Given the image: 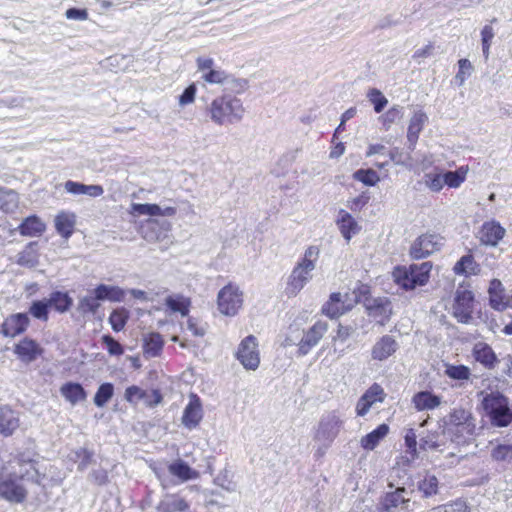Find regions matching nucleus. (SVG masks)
I'll return each mask as SVG.
<instances>
[{
  "label": "nucleus",
  "instance_id": "nucleus-1",
  "mask_svg": "<svg viewBox=\"0 0 512 512\" xmlns=\"http://www.w3.org/2000/svg\"><path fill=\"white\" fill-rule=\"evenodd\" d=\"M245 112L242 100L231 93L215 97L207 106L208 117L214 124L219 126H228L241 122Z\"/></svg>",
  "mask_w": 512,
  "mask_h": 512
},
{
  "label": "nucleus",
  "instance_id": "nucleus-2",
  "mask_svg": "<svg viewBox=\"0 0 512 512\" xmlns=\"http://www.w3.org/2000/svg\"><path fill=\"white\" fill-rule=\"evenodd\" d=\"M320 248L316 245H310L306 248L303 257L293 268L285 289L289 297L296 296L312 279V272L316 268L319 259Z\"/></svg>",
  "mask_w": 512,
  "mask_h": 512
},
{
  "label": "nucleus",
  "instance_id": "nucleus-3",
  "mask_svg": "<svg viewBox=\"0 0 512 512\" xmlns=\"http://www.w3.org/2000/svg\"><path fill=\"white\" fill-rule=\"evenodd\" d=\"M444 424L452 436V441L457 444H464L475 435L476 419L470 410L454 408L444 418Z\"/></svg>",
  "mask_w": 512,
  "mask_h": 512
},
{
  "label": "nucleus",
  "instance_id": "nucleus-4",
  "mask_svg": "<svg viewBox=\"0 0 512 512\" xmlns=\"http://www.w3.org/2000/svg\"><path fill=\"white\" fill-rule=\"evenodd\" d=\"M483 409L491 424L495 427H507L511 424L509 399L500 392L487 394L482 401Z\"/></svg>",
  "mask_w": 512,
  "mask_h": 512
},
{
  "label": "nucleus",
  "instance_id": "nucleus-5",
  "mask_svg": "<svg viewBox=\"0 0 512 512\" xmlns=\"http://www.w3.org/2000/svg\"><path fill=\"white\" fill-rule=\"evenodd\" d=\"M343 427L344 419L338 411H326L321 415L315 427L314 440L324 447H331Z\"/></svg>",
  "mask_w": 512,
  "mask_h": 512
},
{
  "label": "nucleus",
  "instance_id": "nucleus-6",
  "mask_svg": "<svg viewBox=\"0 0 512 512\" xmlns=\"http://www.w3.org/2000/svg\"><path fill=\"white\" fill-rule=\"evenodd\" d=\"M217 310L226 317H234L242 309L244 293L235 283H228L217 294Z\"/></svg>",
  "mask_w": 512,
  "mask_h": 512
},
{
  "label": "nucleus",
  "instance_id": "nucleus-7",
  "mask_svg": "<svg viewBox=\"0 0 512 512\" xmlns=\"http://www.w3.org/2000/svg\"><path fill=\"white\" fill-rule=\"evenodd\" d=\"M28 497V490L23 485V476L9 473L0 478V499L10 504H22Z\"/></svg>",
  "mask_w": 512,
  "mask_h": 512
},
{
  "label": "nucleus",
  "instance_id": "nucleus-8",
  "mask_svg": "<svg viewBox=\"0 0 512 512\" xmlns=\"http://www.w3.org/2000/svg\"><path fill=\"white\" fill-rule=\"evenodd\" d=\"M359 301L360 294L356 290L344 294L335 292L323 305L322 312L330 318H337L350 311Z\"/></svg>",
  "mask_w": 512,
  "mask_h": 512
},
{
  "label": "nucleus",
  "instance_id": "nucleus-9",
  "mask_svg": "<svg viewBox=\"0 0 512 512\" xmlns=\"http://www.w3.org/2000/svg\"><path fill=\"white\" fill-rule=\"evenodd\" d=\"M411 492L404 487L386 492L377 503L378 512H405L410 510Z\"/></svg>",
  "mask_w": 512,
  "mask_h": 512
},
{
  "label": "nucleus",
  "instance_id": "nucleus-10",
  "mask_svg": "<svg viewBox=\"0 0 512 512\" xmlns=\"http://www.w3.org/2000/svg\"><path fill=\"white\" fill-rule=\"evenodd\" d=\"M474 295L472 291L459 287L455 292L453 316L461 323L467 324L472 320Z\"/></svg>",
  "mask_w": 512,
  "mask_h": 512
},
{
  "label": "nucleus",
  "instance_id": "nucleus-11",
  "mask_svg": "<svg viewBox=\"0 0 512 512\" xmlns=\"http://www.w3.org/2000/svg\"><path fill=\"white\" fill-rule=\"evenodd\" d=\"M444 244V239L438 234L426 233L419 236L411 246L410 254L415 259L426 258L439 251Z\"/></svg>",
  "mask_w": 512,
  "mask_h": 512
},
{
  "label": "nucleus",
  "instance_id": "nucleus-12",
  "mask_svg": "<svg viewBox=\"0 0 512 512\" xmlns=\"http://www.w3.org/2000/svg\"><path fill=\"white\" fill-rule=\"evenodd\" d=\"M506 229L496 220L486 221L480 227L477 237L481 244L495 247L504 238Z\"/></svg>",
  "mask_w": 512,
  "mask_h": 512
},
{
  "label": "nucleus",
  "instance_id": "nucleus-13",
  "mask_svg": "<svg viewBox=\"0 0 512 512\" xmlns=\"http://www.w3.org/2000/svg\"><path fill=\"white\" fill-rule=\"evenodd\" d=\"M203 418L202 403L198 395L191 394L189 402L184 408L182 415V424L192 430L196 428Z\"/></svg>",
  "mask_w": 512,
  "mask_h": 512
},
{
  "label": "nucleus",
  "instance_id": "nucleus-14",
  "mask_svg": "<svg viewBox=\"0 0 512 512\" xmlns=\"http://www.w3.org/2000/svg\"><path fill=\"white\" fill-rule=\"evenodd\" d=\"M365 306L368 315L380 325H384L392 313L391 302L387 298L369 299Z\"/></svg>",
  "mask_w": 512,
  "mask_h": 512
},
{
  "label": "nucleus",
  "instance_id": "nucleus-15",
  "mask_svg": "<svg viewBox=\"0 0 512 512\" xmlns=\"http://www.w3.org/2000/svg\"><path fill=\"white\" fill-rule=\"evenodd\" d=\"M175 207H161L157 204H140L132 203L130 207V214L133 216H174L176 214Z\"/></svg>",
  "mask_w": 512,
  "mask_h": 512
},
{
  "label": "nucleus",
  "instance_id": "nucleus-16",
  "mask_svg": "<svg viewBox=\"0 0 512 512\" xmlns=\"http://www.w3.org/2000/svg\"><path fill=\"white\" fill-rule=\"evenodd\" d=\"M20 420L17 412L7 406L0 407V435L11 436L19 427Z\"/></svg>",
  "mask_w": 512,
  "mask_h": 512
},
{
  "label": "nucleus",
  "instance_id": "nucleus-17",
  "mask_svg": "<svg viewBox=\"0 0 512 512\" xmlns=\"http://www.w3.org/2000/svg\"><path fill=\"white\" fill-rule=\"evenodd\" d=\"M18 230L22 236L26 237H39L46 230V224L36 215L25 218L21 224L11 230V233Z\"/></svg>",
  "mask_w": 512,
  "mask_h": 512
},
{
  "label": "nucleus",
  "instance_id": "nucleus-18",
  "mask_svg": "<svg viewBox=\"0 0 512 512\" xmlns=\"http://www.w3.org/2000/svg\"><path fill=\"white\" fill-rule=\"evenodd\" d=\"M336 224L342 236L347 241H349L360 230V227L354 217L344 209L339 210Z\"/></svg>",
  "mask_w": 512,
  "mask_h": 512
},
{
  "label": "nucleus",
  "instance_id": "nucleus-19",
  "mask_svg": "<svg viewBox=\"0 0 512 512\" xmlns=\"http://www.w3.org/2000/svg\"><path fill=\"white\" fill-rule=\"evenodd\" d=\"M489 302L493 309L504 311L507 309L508 296L504 294V287L500 280L493 279L488 288Z\"/></svg>",
  "mask_w": 512,
  "mask_h": 512
},
{
  "label": "nucleus",
  "instance_id": "nucleus-20",
  "mask_svg": "<svg viewBox=\"0 0 512 512\" xmlns=\"http://www.w3.org/2000/svg\"><path fill=\"white\" fill-rule=\"evenodd\" d=\"M29 317L25 313L9 316L3 323L2 330L6 336H15L22 333L29 325Z\"/></svg>",
  "mask_w": 512,
  "mask_h": 512
},
{
  "label": "nucleus",
  "instance_id": "nucleus-21",
  "mask_svg": "<svg viewBox=\"0 0 512 512\" xmlns=\"http://www.w3.org/2000/svg\"><path fill=\"white\" fill-rule=\"evenodd\" d=\"M56 231L65 239L72 236L76 224V215L73 212L61 211L54 220Z\"/></svg>",
  "mask_w": 512,
  "mask_h": 512
},
{
  "label": "nucleus",
  "instance_id": "nucleus-22",
  "mask_svg": "<svg viewBox=\"0 0 512 512\" xmlns=\"http://www.w3.org/2000/svg\"><path fill=\"white\" fill-rule=\"evenodd\" d=\"M66 192L73 195H88L90 197H100L104 193L101 185H85L83 183L68 180L64 184Z\"/></svg>",
  "mask_w": 512,
  "mask_h": 512
},
{
  "label": "nucleus",
  "instance_id": "nucleus-23",
  "mask_svg": "<svg viewBox=\"0 0 512 512\" xmlns=\"http://www.w3.org/2000/svg\"><path fill=\"white\" fill-rule=\"evenodd\" d=\"M412 403L417 411L433 410L441 404V398L425 390L414 394Z\"/></svg>",
  "mask_w": 512,
  "mask_h": 512
},
{
  "label": "nucleus",
  "instance_id": "nucleus-24",
  "mask_svg": "<svg viewBox=\"0 0 512 512\" xmlns=\"http://www.w3.org/2000/svg\"><path fill=\"white\" fill-rule=\"evenodd\" d=\"M428 121V116L422 110L415 111L412 115L407 130V140L411 145H415L419 134Z\"/></svg>",
  "mask_w": 512,
  "mask_h": 512
},
{
  "label": "nucleus",
  "instance_id": "nucleus-25",
  "mask_svg": "<svg viewBox=\"0 0 512 512\" xmlns=\"http://www.w3.org/2000/svg\"><path fill=\"white\" fill-rule=\"evenodd\" d=\"M188 508V503L177 494L166 495L157 505L158 512H184Z\"/></svg>",
  "mask_w": 512,
  "mask_h": 512
},
{
  "label": "nucleus",
  "instance_id": "nucleus-26",
  "mask_svg": "<svg viewBox=\"0 0 512 512\" xmlns=\"http://www.w3.org/2000/svg\"><path fill=\"white\" fill-rule=\"evenodd\" d=\"M94 294L100 301L121 302L125 291L118 286L101 284L94 289Z\"/></svg>",
  "mask_w": 512,
  "mask_h": 512
},
{
  "label": "nucleus",
  "instance_id": "nucleus-27",
  "mask_svg": "<svg viewBox=\"0 0 512 512\" xmlns=\"http://www.w3.org/2000/svg\"><path fill=\"white\" fill-rule=\"evenodd\" d=\"M453 270L457 275L471 276L478 275L481 268L472 254H466L456 262Z\"/></svg>",
  "mask_w": 512,
  "mask_h": 512
},
{
  "label": "nucleus",
  "instance_id": "nucleus-28",
  "mask_svg": "<svg viewBox=\"0 0 512 512\" xmlns=\"http://www.w3.org/2000/svg\"><path fill=\"white\" fill-rule=\"evenodd\" d=\"M168 471L171 475L179 478L182 481L196 479L199 473L192 469L184 460L178 459L168 466Z\"/></svg>",
  "mask_w": 512,
  "mask_h": 512
},
{
  "label": "nucleus",
  "instance_id": "nucleus-29",
  "mask_svg": "<svg viewBox=\"0 0 512 512\" xmlns=\"http://www.w3.org/2000/svg\"><path fill=\"white\" fill-rule=\"evenodd\" d=\"M389 426L385 423L380 424L370 433L361 438V447L365 450H373L379 442L388 434Z\"/></svg>",
  "mask_w": 512,
  "mask_h": 512
},
{
  "label": "nucleus",
  "instance_id": "nucleus-30",
  "mask_svg": "<svg viewBox=\"0 0 512 512\" xmlns=\"http://www.w3.org/2000/svg\"><path fill=\"white\" fill-rule=\"evenodd\" d=\"M468 171V166H460L455 171L443 170L444 186L454 189L459 188L465 182Z\"/></svg>",
  "mask_w": 512,
  "mask_h": 512
},
{
  "label": "nucleus",
  "instance_id": "nucleus-31",
  "mask_svg": "<svg viewBox=\"0 0 512 512\" xmlns=\"http://www.w3.org/2000/svg\"><path fill=\"white\" fill-rule=\"evenodd\" d=\"M422 181L426 188L431 192L438 193L444 187L443 169L439 167L433 168L431 171L423 175Z\"/></svg>",
  "mask_w": 512,
  "mask_h": 512
},
{
  "label": "nucleus",
  "instance_id": "nucleus-32",
  "mask_svg": "<svg viewBox=\"0 0 512 512\" xmlns=\"http://www.w3.org/2000/svg\"><path fill=\"white\" fill-rule=\"evenodd\" d=\"M410 276L415 286H423L428 282L429 274L432 268L430 262H423L421 264H413L409 267Z\"/></svg>",
  "mask_w": 512,
  "mask_h": 512
},
{
  "label": "nucleus",
  "instance_id": "nucleus-33",
  "mask_svg": "<svg viewBox=\"0 0 512 512\" xmlns=\"http://www.w3.org/2000/svg\"><path fill=\"white\" fill-rule=\"evenodd\" d=\"M419 492L422 493V497L429 498L438 493L439 481L437 477L431 473H426L422 479L417 483Z\"/></svg>",
  "mask_w": 512,
  "mask_h": 512
},
{
  "label": "nucleus",
  "instance_id": "nucleus-34",
  "mask_svg": "<svg viewBox=\"0 0 512 512\" xmlns=\"http://www.w3.org/2000/svg\"><path fill=\"white\" fill-rule=\"evenodd\" d=\"M19 205V196L14 190L0 188V210L13 213Z\"/></svg>",
  "mask_w": 512,
  "mask_h": 512
},
{
  "label": "nucleus",
  "instance_id": "nucleus-35",
  "mask_svg": "<svg viewBox=\"0 0 512 512\" xmlns=\"http://www.w3.org/2000/svg\"><path fill=\"white\" fill-rule=\"evenodd\" d=\"M37 243L31 242L18 254L17 263L21 266L34 267L38 264Z\"/></svg>",
  "mask_w": 512,
  "mask_h": 512
},
{
  "label": "nucleus",
  "instance_id": "nucleus-36",
  "mask_svg": "<svg viewBox=\"0 0 512 512\" xmlns=\"http://www.w3.org/2000/svg\"><path fill=\"white\" fill-rule=\"evenodd\" d=\"M62 395L72 404L84 400L86 392L79 383L68 382L61 387Z\"/></svg>",
  "mask_w": 512,
  "mask_h": 512
},
{
  "label": "nucleus",
  "instance_id": "nucleus-37",
  "mask_svg": "<svg viewBox=\"0 0 512 512\" xmlns=\"http://www.w3.org/2000/svg\"><path fill=\"white\" fill-rule=\"evenodd\" d=\"M50 308H54L57 312L64 313L72 305V299L67 293L56 291L51 293L47 298Z\"/></svg>",
  "mask_w": 512,
  "mask_h": 512
},
{
  "label": "nucleus",
  "instance_id": "nucleus-38",
  "mask_svg": "<svg viewBox=\"0 0 512 512\" xmlns=\"http://www.w3.org/2000/svg\"><path fill=\"white\" fill-rule=\"evenodd\" d=\"M94 452L87 448L81 447L74 450L70 454V459L74 462H78V471H85L88 466L93 462Z\"/></svg>",
  "mask_w": 512,
  "mask_h": 512
},
{
  "label": "nucleus",
  "instance_id": "nucleus-39",
  "mask_svg": "<svg viewBox=\"0 0 512 512\" xmlns=\"http://www.w3.org/2000/svg\"><path fill=\"white\" fill-rule=\"evenodd\" d=\"M327 331V324L323 322H317L312 328L304 335L302 342L308 347H313L323 337Z\"/></svg>",
  "mask_w": 512,
  "mask_h": 512
},
{
  "label": "nucleus",
  "instance_id": "nucleus-40",
  "mask_svg": "<svg viewBox=\"0 0 512 512\" xmlns=\"http://www.w3.org/2000/svg\"><path fill=\"white\" fill-rule=\"evenodd\" d=\"M165 303L173 312H179L182 316H186L189 312L190 300L184 296H169Z\"/></svg>",
  "mask_w": 512,
  "mask_h": 512
},
{
  "label": "nucleus",
  "instance_id": "nucleus-41",
  "mask_svg": "<svg viewBox=\"0 0 512 512\" xmlns=\"http://www.w3.org/2000/svg\"><path fill=\"white\" fill-rule=\"evenodd\" d=\"M403 114V107L394 105L379 117V121L381 122L383 129L387 131L390 129L392 124L403 117Z\"/></svg>",
  "mask_w": 512,
  "mask_h": 512
},
{
  "label": "nucleus",
  "instance_id": "nucleus-42",
  "mask_svg": "<svg viewBox=\"0 0 512 512\" xmlns=\"http://www.w3.org/2000/svg\"><path fill=\"white\" fill-rule=\"evenodd\" d=\"M114 394V386L112 383L105 382L101 384L94 396V404L97 407L105 406Z\"/></svg>",
  "mask_w": 512,
  "mask_h": 512
},
{
  "label": "nucleus",
  "instance_id": "nucleus-43",
  "mask_svg": "<svg viewBox=\"0 0 512 512\" xmlns=\"http://www.w3.org/2000/svg\"><path fill=\"white\" fill-rule=\"evenodd\" d=\"M394 281L406 290L415 289L416 286L412 281V277L410 276L409 268L406 267H397L393 271Z\"/></svg>",
  "mask_w": 512,
  "mask_h": 512
},
{
  "label": "nucleus",
  "instance_id": "nucleus-44",
  "mask_svg": "<svg viewBox=\"0 0 512 512\" xmlns=\"http://www.w3.org/2000/svg\"><path fill=\"white\" fill-rule=\"evenodd\" d=\"M144 352H159L164 340L159 333L151 332L143 335Z\"/></svg>",
  "mask_w": 512,
  "mask_h": 512
},
{
  "label": "nucleus",
  "instance_id": "nucleus-45",
  "mask_svg": "<svg viewBox=\"0 0 512 512\" xmlns=\"http://www.w3.org/2000/svg\"><path fill=\"white\" fill-rule=\"evenodd\" d=\"M399 348L396 336L384 335L376 342L373 352H396Z\"/></svg>",
  "mask_w": 512,
  "mask_h": 512
},
{
  "label": "nucleus",
  "instance_id": "nucleus-46",
  "mask_svg": "<svg viewBox=\"0 0 512 512\" xmlns=\"http://www.w3.org/2000/svg\"><path fill=\"white\" fill-rule=\"evenodd\" d=\"M432 512H471V509L465 500L456 499L446 504L433 507Z\"/></svg>",
  "mask_w": 512,
  "mask_h": 512
},
{
  "label": "nucleus",
  "instance_id": "nucleus-47",
  "mask_svg": "<svg viewBox=\"0 0 512 512\" xmlns=\"http://www.w3.org/2000/svg\"><path fill=\"white\" fill-rule=\"evenodd\" d=\"M353 178L366 186H375L380 181L378 173L373 169H359L354 172Z\"/></svg>",
  "mask_w": 512,
  "mask_h": 512
},
{
  "label": "nucleus",
  "instance_id": "nucleus-48",
  "mask_svg": "<svg viewBox=\"0 0 512 512\" xmlns=\"http://www.w3.org/2000/svg\"><path fill=\"white\" fill-rule=\"evenodd\" d=\"M129 318V312L127 309L121 307L115 309L109 317V322L114 331H121Z\"/></svg>",
  "mask_w": 512,
  "mask_h": 512
},
{
  "label": "nucleus",
  "instance_id": "nucleus-49",
  "mask_svg": "<svg viewBox=\"0 0 512 512\" xmlns=\"http://www.w3.org/2000/svg\"><path fill=\"white\" fill-rule=\"evenodd\" d=\"M49 308L50 306L47 299L37 300L32 302L29 312L34 318L42 321H47Z\"/></svg>",
  "mask_w": 512,
  "mask_h": 512
},
{
  "label": "nucleus",
  "instance_id": "nucleus-50",
  "mask_svg": "<svg viewBox=\"0 0 512 512\" xmlns=\"http://www.w3.org/2000/svg\"><path fill=\"white\" fill-rule=\"evenodd\" d=\"M495 36L494 30L491 25H485L481 30V44H482V53L485 60L489 59L490 56V47L492 44V40Z\"/></svg>",
  "mask_w": 512,
  "mask_h": 512
},
{
  "label": "nucleus",
  "instance_id": "nucleus-51",
  "mask_svg": "<svg viewBox=\"0 0 512 512\" xmlns=\"http://www.w3.org/2000/svg\"><path fill=\"white\" fill-rule=\"evenodd\" d=\"M367 98L373 104L376 113L382 112L388 104L387 98L376 88H372L368 91Z\"/></svg>",
  "mask_w": 512,
  "mask_h": 512
},
{
  "label": "nucleus",
  "instance_id": "nucleus-52",
  "mask_svg": "<svg viewBox=\"0 0 512 512\" xmlns=\"http://www.w3.org/2000/svg\"><path fill=\"white\" fill-rule=\"evenodd\" d=\"M438 440V432H427L426 435L420 437L419 446L423 450H437L441 446Z\"/></svg>",
  "mask_w": 512,
  "mask_h": 512
},
{
  "label": "nucleus",
  "instance_id": "nucleus-53",
  "mask_svg": "<svg viewBox=\"0 0 512 512\" xmlns=\"http://www.w3.org/2000/svg\"><path fill=\"white\" fill-rule=\"evenodd\" d=\"M201 79L208 84L220 85L227 81L228 74L220 67H216L214 70L204 74V77H202Z\"/></svg>",
  "mask_w": 512,
  "mask_h": 512
},
{
  "label": "nucleus",
  "instance_id": "nucleus-54",
  "mask_svg": "<svg viewBox=\"0 0 512 512\" xmlns=\"http://www.w3.org/2000/svg\"><path fill=\"white\" fill-rule=\"evenodd\" d=\"M459 70L455 76V80L462 86L466 79L471 75L473 66L468 59H460L458 61Z\"/></svg>",
  "mask_w": 512,
  "mask_h": 512
},
{
  "label": "nucleus",
  "instance_id": "nucleus-55",
  "mask_svg": "<svg viewBox=\"0 0 512 512\" xmlns=\"http://www.w3.org/2000/svg\"><path fill=\"white\" fill-rule=\"evenodd\" d=\"M148 396V391L132 385L126 388L124 398L127 402L135 404Z\"/></svg>",
  "mask_w": 512,
  "mask_h": 512
},
{
  "label": "nucleus",
  "instance_id": "nucleus-56",
  "mask_svg": "<svg viewBox=\"0 0 512 512\" xmlns=\"http://www.w3.org/2000/svg\"><path fill=\"white\" fill-rule=\"evenodd\" d=\"M446 374L455 380H467L470 376V370L464 365H451L447 367Z\"/></svg>",
  "mask_w": 512,
  "mask_h": 512
},
{
  "label": "nucleus",
  "instance_id": "nucleus-57",
  "mask_svg": "<svg viewBox=\"0 0 512 512\" xmlns=\"http://www.w3.org/2000/svg\"><path fill=\"white\" fill-rule=\"evenodd\" d=\"M492 457L497 461L512 460V444H502L492 450Z\"/></svg>",
  "mask_w": 512,
  "mask_h": 512
},
{
  "label": "nucleus",
  "instance_id": "nucleus-58",
  "mask_svg": "<svg viewBox=\"0 0 512 512\" xmlns=\"http://www.w3.org/2000/svg\"><path fill=\"white\" fill-rule=\"evenodd\" d=\"M98 301L100 300L95 294L94 296H85L79 302V309L84 313H95L100 306Z\"/></svg>",
  "mask_w": 512,
  "mask_h": 512
},
{
  "label": "nucleus",
  "instance_id": "nucleus-59",
  "mask_svg": "<svg viewBox=\"0 0 512 512\" xmlns=\"http://www.w3.org/2000/svg\"><path fill=\"white\" fill-rule=\"evenodd\" d=\"M247 370H256L260 364L259 354H235Z\"/></svg>",
  "mask_w": 512,
  "mask_h": 512
},
{
  "label": "nucleus",
  "instance_id": "nucleus-60",
  "mask_svg": "<svg viewBox=\"0 0 512 512\" xmlns=\"http://www.w3.org/2000/svg\"><path fill=\"white\" fill-rule=\"evenodd\" d=\"M363 396L372 401L373 404L375 402H382L384 400V390L379 384L374 383L366 390Z\"/></svg>",
  "mask_w": 512,
  "mask_h": 512
},
{
  "label": "nucleus",
  "instance_id": "nucleus-61",
  "mask_svg": "<svg viewBox=\"0 0 512 512\" xmlns=\"http://www.w3.org/2000/svg\"><path fill=\"white\" fill-rule=\"evenodd\" d=\"M196 64L197 71L201 74V78L204 77V74L214 70L217 67L214 60L210 57H198Z\"/></svg>",
  "mask_w": 512,
  "mask_h": 512
},
{
  "label": "nucleus",
  "instance_id": "nucleus-62",
  "mask_svg": "<svg viewBox=\"0 0 512 512\" xmlns=\"http://www.w3.org/2000/svg\"><path fill=\"white\" fill-rule=\"evenodd\" d=\"M197 88L195 84L189 85L183 93L179 96V105L184 107L192 104L195 100Z\"/></svg>",
  "mask_w": 512,
  "mask_h": 512
},
{
  "label": "nucleus",
  "instance_id": "nucleus-63",
  "mask_svg": "<svg viewBox=\"0 0 512 512\" xmlns=\"http://www.w3.org/2000/svg\"><path fill=\"white\" fill-rule=\"evenodd\" d=\"M258 347L257 338L254 335H249L240 342L237 352H255Z\"/></svg>",
  "mask_w": 512,
  "mask_h": 512
},
{
  "label": "nucleus",
  "instance_id": "nucleus-64",
  "mask_svg": "<svg viewBox=\"0 0 512 512\" xmlns=\"http://www.w3.org/2000/svg\"><path fill=\"white\" fill-rule=\"evenodd\" d=\"M15 352H42V350L34 340L25 338L16 345Z\"/></svg>",
  "mask_w": 512,
  "mask_h": 512
}]
</instances>
